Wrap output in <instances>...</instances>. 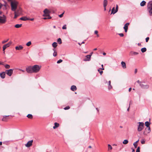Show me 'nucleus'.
Returning a JSON list of instances; mask_svg holds the SVG:
<instances>
[{"label":"nucleus","instance_id":"nucleus-57","mask_svg":"<svg viewBox=\"0 0 152 152\" xmlns=\"http://www.w3.org/2000/svg\"><path fill=\"white\" fill-rule=\"evenodd\" d=\"M3 63L0 61V65H3Z\"/></svg>","mask_w":152,"mask_h":152},{"label":"nucleus","instance_id":"nucleus-31","mask_svg":"<svg viewBox=\"0 0 152 152\" xmlns=\"http://www.w3.org/2000/svg\"><path fill=\"white\" fill-rule=\"evenodd\" d=\"M27 117L29 118L32 119L33 118V116L31 114H29L27 116Z\"/></svg>","mask_w":152,"mask_h":152},{"label":"nucleus","instance_id":"nucleus-46","mask_svg":"<svg viewBox=\"0 0 152 152\" xmlns=\"http://www.w3.org/2000/svg\"><path fill=\"white\" fill-rule=\"evenodd\" d=\"M69 108H70L69 107V106H67L66 107H65V108H64V109L65 110H66L69 109Z\"/></svg>","mask_w":152,"mask_h":152},{"label":"nucleus","instance_id":"nucleus-49","mask_svg":"<svg viewBox=\"0 0 152 152\" xmlns=\"http://www.w3.org/2000/svg\"><path fill=\"white\" fill-rule=\"evenodd\" d=\"M6 48H7L4 45L3 47V50L4 51Z\"/></svg>","mask_w":152,"mask_h":152},{"label":"nucleus","instance_id":"nucleus-36","mask_svg":"<svg viewBox=\"0 0 152 152\" xmlns=\"http://www.w3.org/2000/svg\"><path fill=\"white\" fill-rule=\"evenodd\" d=\"M31 44V41H29L26 44V45L27 46H29Z\"/></svg>","mask_w":152,"mask_h":152},{"label":"nucleus","instance_id":"nucleus-58","mask_svg":"<svg viewBox=\"0 0 152 152\" xmlns=\"http://www.w3.org/2000/svg\"><path fill=\"white\" fill-rule=\"evenodd\" d=\"M131 90H132L131 88H129V92H130L131 91Z\"/></svg>","mask_w":152,"mask_h":152},{"label":"nucleus","instance_id":"nucleus-64","mask_svg":"<svg viewBox=\"0 0 152 152\" xmlns=\"http://www.w3.org/2000/svg\"><path fill=\"white\" fill-rule=\"evenodd\" d=\"M103 55H104L105 56V55H106V53H104H104H103Z\"/></svg>","mask_w":152,"mask_h":152},{"label":"nucleus","instance_id":"nucleus-56","mask_svg":"<svg viewBox=\"0 0 152 152\" xmlns=\"http://www.w3.org/2000/svg\"><path fill=\"white\" fill-rule=\"evenodd\" d=\"M104 8V11L106 10V6H103Z\"/></svg>","mask_w":152,"mask_h":152},{"label":"nucleus","instance_id":"nucleus-29","mask_svg":"<svg viewBox=\"0 0 152 152\" xmlns=\"http://www.w3.org/2000/svg\"><path fill=\"white\" fill-rule=\"evenodd\" d=\"M108 151H110V150H111L112 149V147L110 145L108 144Z\"/></svg>","mask_w":152,"mask_h":152},{"label":"nucleus","instance_id":"nucleus-1","mask_svg":"<svg viewBox=\"0 0 152 152\" xmlns=\"http://www.w3.org/2000/svg\"><path fill=\"white\" fill-rule=\"evenodd\" d=\"M19 2L16 0H13L10 3L11 10L14 12V18H16L22 13V10L21 8L19 7L17 9Z\"/></svg>","mask_w":152,"mask_h":152},{"label":"nucleus","instance_id":"nucleus-24","mask_svg":"<svg viewBox=\"0 0 152 152\" xmlns=\"http://www.w3.org/2000/svg\"><path fill=\"white\" fill-rule=\"evenodd\" d=\"M145 130L146 132H147V133H149L151 132V129L150 127H147L146 128H145Z\"/></svg>","mask_w":152,"mask_h":152},{"label":"nucleus","instance_id":"nucleus-26","mask_svg":"<svg viewBox=\"0 0 152 152\" xmlns=\"http://www.w3.org/2000/svg\"><path fill=\"white\" fill-rule=\"evenodd\" d=\"M52 45L54 48L56 47L57 46V44L56 42H54L52 44Z\"/></svg>","mask_w":152,"mask_h":152},{"label":"nucleus","instance_id":"nucleus-50","mask_svg":"<svg viewBox=\"0 0 152 152\" xmlns=\"http://www.w3.org/2000/svg\"><path fill=\"white\" fill-rule=\"evenodd\" d=\"M6 48H7L4 45L3 47V50L4 51Z\"/></svg>","mask_w":152,"mask_h":152},{"label":"nucleus","instance_id":"nucleus-30","mask_svg":"<svg viewBox=\"0 0 152 152\" xmlns=\"http://www.w3.org/2000/svg\"><path fill=\"white\" fill-rule=\"evenodd\" d=\"M146 51V48H142L141 49V51L142 53H144Z\"/></svg>","mask_w":152,"mask_h":152},{"label":"nucleus","instance_id":"nucleus-23","mask_svg":"<svg viewBox=\"0 0 152 152\" xmlns=\"http://www.w3.org/2000/svg\"><path fill=\"white\" fill-rule=\"evenodd\" d=\"M139 140H138L136 142L134 143L133 145H134L135 148H136L137 147V143L139 142Z\"/></svg>","mask_w":152,"mask_h":152},{"label":"nucleus","instance_id":"nucleus-55","mask_svg":"<svg viewBox=\"0 0 152 152\" xmlns=\"http://www.w3.org/2000/svg\"><path fill=\"white\" fill-rule=\"evenodd\" d=\"M132 100H130L129 102V106L131 104H132Z\"/></svg>","mask_w":152,"mask_h":152},{"label":"nucleus","instance_id":"nucleus-25","mask_svg":"<svg viewBox=\"0 0 152 152\" xmlns=\"http://www.w3.org/2000/svg\"><path fill=\"white\" fill-rule=\"evenodd\" d=\"M22 26V24H17L15 25V27L16 28H18L21 27Z\"/></svg>","mask_w":152,"mask_h":152},{"label":"nucleus","instance_id":"nucleus-15","mask_svg":"<svg viewBox=\"0 0 152 152\" xmlns=\"http://www.w3.org/2000/svg\"><path fill=\"white\" fill-rule=\"evenodd\" d=\"M71 89L72 91H74L76 90L77 88L75 86L73 85L71 86Z\"/></svg>","mask_w":152,"mask_h":152},{"label":"nucleus","instance_id":"nucleus-13","mask_svg":"<svg viewBox=\"0 0 152 152\" xmlns=\"http://www.w3.org/2000/svg\"><path fill=\"white\" fill-rule=\"evenodd\" d=\"M23 47L21 45H20L19 46H16L15 47L16 50H22L23 49Z\"/></svg>","mask_w":152,"mask_h":152},{"label":"nucleus","instance_id":"nucleus-8","mask_svg":"<svg viewBox=\"0 0 152 152\" xmlns=\"http://www.w3.org/2000/svg\"><path fill=\"white\" fill-rule=\"evenodd\" d=\"M13 70L12 69L7 70L6 71V72L7 75L10 76L13 73Z\"/></svg>","mask_w":152,"mask_h":152},{"label":"nucleus","instance_id":"nucleus-34","mask_svg":"<svg viewBox=\"0 0 152 152\" xmlns=\"http://www.w3.org/2000/svg\"><path fill=\"white\" fill-rule=\"evenodd\" d=\"M115 7H113L112 10H111V14H115Z\"/></svg>","mask_w":152,"mask_h":152},{"label":"nucleus","instance_id":"nucleus-41","mask_svg":"<svg viewBox=\"0 0 152 152\" xmlns=\"http://www.w3.org/2000/svg\"><path fill=\"white\" fill-rule=\"evenodd\" d=\"M118 5H116L115 10V13H116L118 11Z\"/></svg>","mask_w":152,"mask_h":152},{"label":"nucleus","instance_id":"nucleus-22","mask_svg":"<svg viewBox=\"0 0 152 152\" xmlns=\"http://www.w3.org/2000/svg\"><path fill=\"white\" fill-rule=\"evenodd\" d=\"M130 54L131 55H136L138 54V53L137 52H133V51H131L130 53Z\"/></svg>","mask_w":152,"mask_h":152},{"label":"nucleus","instance_id":"nucleus-20","mask_svg":"<svg viewBox=\"0 0 152 152\" xmlns=\"http://www.w3.org/2000/svg\"><path fill=\"white\" fill-rule=\"evenodd\" d=\"M146 3V2L145 1H143L141 2L140 5L141 6L143 7L145 5Z\"/></svg>","mask_w":152,"mask_h":152},{"label":"nucleus","instance_id":"nucleus-51","mask_svg":"<svg viewBox=\"0 0 152 152\" xmlns=\"http://www.w3.org/2000/svg\"><path fill=\"white\" fill-rule=\"evenodd\" d=\"M118 34L121 37H123L124 36V34L123 33L119 34Z\"/></svg>","mask_w":152,"mask_h":152},{"label":"nucleus","instance_id":"nucleus-43","mask_svg":"<svg viewBox=\"0 0 152 152\" xmlns=\"http://www.w3.org/2000/svg\"><path fill=\"white\" fill-rule=\"evenodd\" d=\"M57 55V52L56 51H55L53 53V56L54 57L56 56Z\"/></svg>","mask_w":152,"mask_h":152},{"label":"nucleus","instance_id":"nucleus-53","mask_svg":"<svg viewBox=\"0 0 152 152\" xmlns=\"http://www.w3.org/2000/svg\"><path fill=\"white\" fill-rule=\"evenodd\" d=\"M47 16L48 17L47 18V19H50L52 18V17L50 16V15L49 16Z\"/></svg>","mask_w":152,"mask_h":152},{"label":"nucleus","instance_id":"nucleus-19","mask_svg":"<svg viewBox=\"0 0 152 152\" xmlns=\"http://www.w3.org/2000/svg\"><path fill=\"white\" fill-rule=\"evenodd\" d=\"M59 126V124L56 122L54 123V126L53 127V128L55 129L58 127Z\"/></svg>","mask_w":152,"mask_h":152},{"label":"nucleus","instance_id":"nucleus-2","mask_svg":"<svg viewBox=\"0 0 152 152\" xmlns=\"http://www.w3.org/2000/svg\"><path fill=\"white\" fill-rule=\"evenodd\" d=\"M147 10L150 15H152V0L149 1L147 4Z\"/></svg>","mask_w":152,"mask_h":152},{"label":"nucleus","instance_id":"nucleus-59","mask_svg":"<svg viewBox=\"0 0 152 152\" xmlns=\"http://www.w3.org/2000/svg\"><path fill=\"white\" fill-rule=\"evenodd\" d=\"M101 70H104V68L103 67H102V68H99Z\"/></svg>","mask_w":152,"mask_h":152},{"label":"nucleus","instance_id":"nucleus-54","mask_svg":"<svg viewBox=\"0 0 152 152\" xmlns=\"http://www.w3.org/2000/svg\"><path fill=\"white\" fill-rule=\"evenodd\" d=\"M137 83H138L140 84H140H141L142 83L141 82H140L139 80L137 81Z\"/></svg>","mask_w":152,"mask_h":152},{"label":"nucleus","instance_id":"nucleus-18","mask_svg":"<svg viewBox=\"0 0 152 152\" xmlns=\"http://www.w3.org/2000/svg\"><path fill=\"white\" fill-rule=\"evenodd\" d=\"M12 42L11 41L7 43L4 45V46L7 48L9 47L12 44Z\"/></svg>","mask_w":152,"mask_h":152},{"label":"nucleus","instance_id":"nucleus-62","mask_svg":"<svg viewBox=\"0 0 152 152\" xmlns=\"http://www.w3.org/2000/svg\"><path fill=\"white\" fill-rule=\"evenodd\" d=\"M2 6V4L0 3V9L1 7Z\"/></svg>","mask_w":152,"mask_h":152},{"label":"nucleus","instance_id":"nucleus-21","mask_svg":"<svg viewBox=\"0 0 152 152\" xmlns=\"http://www.w3.org/2000/svg\"><path fill=\"white\" fill-rule=\"evenodd\" d=\"M112 88V87L111 85V81L110 80L108 82V88L109 90H110Z\"/></svg>","mask_w":152,"mask_h":152},{"label":"nucleus","instance_id":"nucleus-28","mask_svg":"<svg viewBox=\"0 0 152 152\" xmlns=\"http://www.w3.org/2000/svg\"><path fill=\"white\" fill-rule=\"evenodd\" d=\"M150 124V123L148 121H146L145 123V125L147 127H149Z\"/></svg>","mask_w":152,"mask_h":152},{"label":"nucleus","instance_id":"nucleus-44","mask_svg":"<svg viewBox=\"0 0 152 152\" xmlns=\"http://www.w3.org/2000/svg\"><path fill=\"white\" fill-rule=\"evenodd\" d=\"M140 147H138L136 150V152H140Z\"/></svg>","mask_w":152,"mask_h":152},{"label":"nucleus","instance_id":"nucleus-5","mask_svg":"<svg viewBox=\"0 0 152 152\" xmlns=\"http://www.w3.org/2000/svg\"><path fill=\"white\" fill-rule=\"evenodd\" d=\"M139 124L137 128V130L138 132L141 131L143 129L144 124L143 122H139L138 123Z\"/></svg>","mask_w":152,"mask_h":152},{"label":"nucleus","instance_id":"nucleus-4","mask_svg":"<svg viewBox=\"0 0 152 152\" xmlns=\"http://www.w3.org/2000/svg\"><path fill=\"white\" fill-rule=\"evenodd\" d=\"M41 66L38 65H35L33 66V73H37L39 71Z\"/></svg>","mask_w":152,"mask_h":152},{"label":"nucleus","instance_id":"nucleus-47","mask_svg":"<svg viewBox=\"0 0 152 152\" xmlns=\"http://www.w3.org/2000/svg\"><path fill=\"white\" fill-rule=\"evenodd\" d=\"M63 29H66V25H64L62 27Z\"/></svg>","mask_w":152,"mask_h":152},{"label":"nucleus","instance_id":"nucleus-14","mask_svg":"<svg viewBox=\"0 0 152 152\" xmlns=\"http://www.w3.org/2000/svg\"><path fill=\"white\" fill-rule=\"evenodd\" d=\"M20 20L24 21H26L27 20H29V18H28L26 17H24L21 18Z\"/></svg>","mask_w":152,"mask_h":152},{"label":"nucleus","instance_id":"nucleus-52","mask_svg":"<svg viewBox=\"0 0 152 152\" xmlns=\"http://www.w3.org/2000/svg\"><path fill=\"white\" fill-rule=\"evenodd\" d=\"M149 39V37H147L146 39H145V40H146V42H148V40Z\"/></svg>","mask_w":152,"mask_h":152},{"label":"nucleus","instance_id":"nucleus-27","mask_svg":"<svg viewBox=\"0 0 152 152\" xmlns=\"http://www.w3.org/2000/svg\"><path fill=\"white\" fill-rule=\"evenodd\" d=\"M107 4V0H104L103 2V6H106Z\"/></svg>","mask_w":152,"mask_h":152},{"label":"nucleus","instance_id":"nucleus-48","mask_svg":"<svg viewBox=\"0 0 152 152\" xmlns=\"http://www.w3.org/2000/svg\"><path fill=\"white\" fill-rule=\"evenodd\" d=\"M64 13L63 12V13H62L61 14L59 15H58L59 17L60 18H62L63 16V15H64Z\"/></svg>","mask_w":152,"mask_h":152},{"label":"nucleus","instance_id":"nucleus-38","mask_svg":"<svg viewBox=\"0 0 152 152\" xmlns=\"http://www.w3.org/2000/svg\"><path fill=\"white\" fill-rule=\"evenodd\" d=\"M98 31L97 30H96L94 31V34L96 35L97 37H99V35L98 34Z\"/></svg>","mask_w":152,"mask_h":152},{"label":"nucleus","instance_id":"nucleus-60","mask_svg":"<svg viewBox=\"0 0 152 152\" xmlns=\"http://www.w3.org/2000/svg\"><path fill=\"white\" fill-rule=\"evenodd\" d=\"M29 20H31V21H33L34 20V18L29 19Z\"/></svg>","mask_w":152,"mask_h":152},{"label":"nucleus","instance_id":"nucleus-45","mask_svg":"<svg viewBox=\"0 0 152 152\" xmlns=\"http://www.w3.org/2000/svg\"><path fill=\"white\" fill-rule=\"evenodd\" d=\"M62 61V60L61 59H60L59 60L57 61V63L58 64H59Z\"/></svg>","mask_w":152,"mask_h":152},{"label":"nucleus","instance_id":"nucleus-10","mask_svg":"<svg viewBox=\"0 0 152 152\" xmlns=\"http://www.w3.org/2000/svg\"><path fill=\"white\" fill-rule=\"evenodd\" d=\"M140 86L142 88L144 89H147L149 87V86L148 85H144L142 83L141 84H140Z\"/></svg>","mask_w":152,"mask_h":152},{"label":"nucleus","instance_id":"nucleus-9","mask_svg":"<svg viewBox=\"0 0 152 152\" xmlns=\"http://www.w3.org/2000/svg\"><path fill=\"white\" fill-rule=\"evenodd\" d=\"M33 141V140L28 141L27 144L25 145V146L28 148L31 147L32 145Z\"/></svg>","mask_w":152,"mask_h":152},{"label":"nucleus","instance_id":"nucleus-16","mask_svg":"<svg viewBox=\"0 0 152 152\" xmlns=\"http://www.w3.org/2000/svg\"><path fill=\"white\" fill-rule=\"evenodd\" d=\"M86 59H85L84 60V61H89L91 59V56H90L89 55H87L86 56Z\"/></svg>","mask_w":152,"mask_h":152},{"label":"nucleus","instance_id":"nucleus-42","mask_svg":"<svg viewBox=\"0 0 152 152\" xmlns=\"http://www.w3.org/2000/svg\"><path fill=\"white\" fill-rule=\"evenodd\" d=\"M9 40V39H7V40H4L2 42V44H4L5 43L7 42Z\"/></svg>","mask_w":152,"mask_h":152},{"label":"nucleus","instance_id":"nucleus-37","mask_svg":"<svg viewBox=\"0 0 152 152\" xmlns=\"http://www.w3.org/2000/svg\"><path fill=\"white\" fill-rule=\"evenodd\" d=\"M145 139H142L141 140V143L142 144H144L145 143Z\"/></svg>","mask_w":152,"mask_h":152},{"label":"nucleus","instance_id":"nucleus-17","mask_svg":"<svg viewBox=\"0 0 152 152\" xmlns=\"http://www.w3.org/2000/svg\"><path fill=\"white\" fill-rule=\"evenodd\" d=\"M121 64L123 69H124L126 68V64L125 62L124 61H122L121 62Z\"/></svg>","mask_w":152,"mask_h":152},{"label":"nucleus","instance_id":"nucleus-3","mask_svg":"<svg viewBox=\"0 0 152 152\" xmlns=\"http://www.w3.org/2000/svg\"><path fill=\"white\" fill-rule=\"evenodd\" d=\"M7 21V17L4 15H0V23L4 24Z\"/></svg>","mask_w":152,"mask_h":152},{"label":"nucleus","instance_id":"nucleus-33","mask_svg":"<svg viewBox=\"0 0 152 152\" xmlns=\"http://www.w3.org/2000/svg\"><path fill=\"white\" fill-rule=\"evenodd\" d=\"M57 42L59 44H61L62 43L61 40L60 38H59L57 40Z\"/></svg>","mask_w":152,"mask_h":152},{"label":"nucleus","instance_id":"nucleus-6","mask_svg":"<svg viewBox=\"0 0 152 152\" xmlns=\"http://www.w3.org/2000/svg\"><path fill=\"white\" fill-rule=\"evenodd\" d=\"M44 14L43 15V16L44 17H46L47 16H49L50 14V11L48 9H45L43 11Z\"/></svg>","mask_w":152,"mask_h":152},{"label":"nucleus","instance_id":"nucleus-63","mask_svg":"<svg viewBox=\"0 0 152 152\" xmlns=\"http://www.w3.org/2000/svg\"><path fill=\"white\" fill-rule=\"evenodd\" d=\"M43 19L44 20H46V19H47V18L46 17H44V18H43Z\"/></svg>","mask_w":152,"mask_h":152},{"label":"nucleus","instance_id":"nucleus-61","mask_svg":"<svg viewBox=\"0 0 152 152\" xmlns=\"http://www.w3.org/2000/svg\"><path fill=\"white\" fill-rule=\"evenodd\" d=\"M132 152H134L135 151V150L132 148Z\"/></svg>","mask_w":152,"mask_h":152},{"label":"nucleus","instance_id":"nucleus-7","mask_svg":"<svg viewBox=\"0 0 152 152\" xmlns=\"http://www.w3.org/2000/svg\"><path fill=\"white\" fill-rule=\"evenodd\" d=\"M26 71L28 73H32L33 72V66H30L26 69Z\"/></svg>","mask_w":152,"mask_h":152},{"label":"nucleus","instance_id":"nucleus-32","mask_svg":"<svg viewBox=\"0 0 152 152\" xmlns=\"http://www.w3.org/2000/svg\"><path fill=\"white\" fill-rule=\"evenodd\" d=\"M128 142V141L127 140H124L123 142V143L124 144H126Z\"/></svg>","mask_w":152,"mask_h":152},{"label":"nucleus","instance_id":"nucleus-12","mask_svg":"<svg viewBox=\"0 0 152 152\" xmlns=\"http://www.w3.org/2000/svg\"><path fill=\"white\" fill-rule=\"evenodd\" d=\"M6 73L5 72H3L2 73H0V76L1 77L4 79L5 77Z\"/></svg>","mask_w":152,"mask_h":152},{"label":"nucleus","instance_id":"nucleus-39","mask_svg":"<svg viewBox=\"0 0 152 152\" xmlns=\"http://www.w3.org/2000/svg\"><path fill=\"white\" fill-rule=\"evenodd\" d=\"M9 115H8V116H6V115H5L3 117V118L2 119V120L3 121H6V118L7 117V116H9Z\"/></svg>","mask_w":152,"mask_h":152},{"label":"nucleus","instance_id":"nucleus-40","mask_svg":"<svg viewBox=\"0 0 152 152\" xmlns=\"http://www.w3.org/2000/svg\"><path fill=\"white\" fill-rule=\"evenodd\" d=\"M5 67L6 69H9L10 68V66L8 64H6L5 66Z\"/></svg>","mask_w":152,"mask_h":152},{"label":"nucleus","instance_id":"nucleus-35","mask_svg":"<svg viewBox=\"0 0 152 152\" xmlns=\"http://www.w3.org/2000/svg\"><path fill=\"white\" fill-rule=\"evenodd\" d=\"M100 70V68H99V69H98V71L99 72L100 75H102L103 73V72L102 71H101Z\"/></svg>","mask_w":152,"mask_h":152},{"label":"nucleus","instance_id":"nucleus-11","mask_svg":"<svg viewBox=\"0 0 152 152\" xmlns=\"http://www.w3.org/2000/svg\"><path fill=\"white\" fill-rule=\"evenodd\" d=\"M129 23H126L125 24L124 28L125 30V31L126 32L127 31L128 28V26L129 25Z\"/></svg>","mask_w":152,"mask_h":152}]
</instances>
